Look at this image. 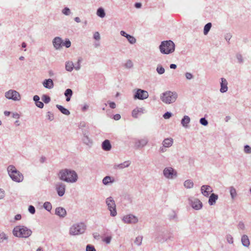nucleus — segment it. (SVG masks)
I'll return each mask as SVG.
<instances>
[{
	"mask_svg": "<svg viewBox=\"0 0 251 251\" xmlns=\"http://www.w3.org/2000/svg\"><path fill=\"white\" fill-rule=\"evenodd\" d=\"M58 176L60 180L71 183L76 182L78 178L76 172L71 169L61 170L59 172Z\"/></svg>",
	"mask_w": 251,
	"mask_h": 251,
	"instance_id": "1",
	"label": "nucleus"
},
{
	"mask_svg": "<svg viewBox=\"0 0 251 251\" xmlns=\"http://www.w3.org/2000/svg\"><path fill=\"white\" fill-rule=\"evenodd\" d=\"M12 233L17 237L26 238L31 235L32 231L24 226L19 225L14 228Z\"/></svg>",
	"mask_w": 251,
	"mask_h": 251,
	"instance_id": "2",
	"label": "nucleus"
},
{
	"mask_svg": "<svg viewBox=\"0 0 251 251\" xmlns=\"http://www.w3.org/2000/svg\"><path fill=\"white\" fill-rule=\"evenodd\" d=\"M7 170L9 176L13 181L20 182L23 180V174L18 171L14 166L12 165L8 166Z\"/></svg>",
	"mask_w": 251,
	"mask_h": 251,
	"instance_id": "3",
	"label": "nucleus"
},
{
	"mask_svg": "<svg viewBox=\"0 0 251 251\" xmlns=\"http://www.w3.org/2000/svg\"><path fill=\"white\" fill-rule=\"evenodd\" d=\"M160 52L163 54H168L175 51V45L174 43L171 41H164L161 42L159 46Z\"/></svg>",
	"mask_w": 251,
	"mask_h": 251,
	"instance_id": "4",
	"label": "nucleus"
},
{
	"mask_svg": "<svg viewBox=\"0 0 251 251\" xmlns=\"http://www.w3.org/2000/svg\"><path fill=\"white\" fill-rule=\"evenodd\" d=\"M177 98V94L176 92L167 91L160 95V99L166 104H171L176 101Z\"/></svg>",
	"mask_w": 251,
	"mask_h": 251,
	"instance_id": "5",
	"label": "nucleus"
},
{
	"mask_svg": "<svg viewBox=\"0 0 251 251\" xmlns=\"http://www.w3.org/2000/svg\"><path fill=\"white\" fill-rule=\"evenodd\" d=\"M173 238V234L168 230L159 231L155 234L156 241L161 243L167 241L168 240H172Z\"/></svg>",
	"mask_w": 251,
	"mask_h": 251,
	"instance_id": "6",
	"label": "nucleus"
},
{
	"mask_svg": "<svg viewBox=\"0 0 251 251\" xmlns=\"http://www.w3.org/2000/svg\"><path fill=\"white\" fill-rule=\"evenodd\" d=\"M86 230V226L83 223L73 225L70 228L69 233L71 235H77L83 233Z\"/></svg>",
	"mask_w": 251,
	"mask_h": 251,
	"instance_id": "7",
	"label": "nucleus"
},
{
	"mask_svg": "<svg viewBox=\"0 0 251 251\" xmlns=\"http://www.w3.org/2000/svg\"><path fill=\"white\" fill-rule=\"evenodd\" d=\"M106 204L108 207V209L110 212V216L115 217L117 215V211L116 209L115 202L112 197H109L106 199Z\"/></svg>",
	"mask_w": 251,
	"mask_h": 251,
	"instance_id": "8",
	"label": "nucleus"
},
{
	"mask_svg": "<svg viewBox=\"0 0 251 251\" xmlns=\"http://www.w3.org/2000/svg\"><path fill=\"white\" fill-rule=\"evenodd\" d=\"M164 176L167 179H172L177 177V172L172 167H166L163 172Z\"/></svg>",
	"mask_w": 251,
	"mask_h": 251,
	"instance_id": "9",
	"label": "nucleus"
},
{
	"mask_svg": "<svg viewBox=\"0 0 251 251\" xmlns=\"http://www.w3.org/2000/svg\"><path fill=\"white\" fill-rule=\"evenodd\" d=\"M5 98L8 100L17 101L21 100V95L16 90L10 89L5 93Z\"/></svg>",
	"mask_w": 251,
	"mask_h": 251,
	"instance_id": "10",
	"label": "nucleus"
},
{
	"mask_svg": "<svg viewBox=\"0 0 251 251\" xmlns=\"http://www.w3.org/2000/svg\"><path fill=\"white\" fill-rule=\"evenodd\" d=\"M149 97V93L146 91L140 89H138L133 96L134 100H143Z\"/></svg>",
	"mask_w": 251,
	"mask_h": 251,
	"instance_id": "11",
	"label": "nucleus"
},
{
	"mask_svg": "<svg viewBox=\"0 0 251 251\" xmlns=\"http://www.w3.org/2000/svg\"><path fill=\"white\" fill-rule=\"evenodd\" d=\"M189 202L192 207L197 210L202 207V203L198 199L191 197L188 199Z\"/></svg>",
	"mask_w": 251,
	"mask_h": 251,
	"instance_id": "12",
	"label": "nucleus"
},
{
	"mask_svg": "<svg viewBox=\"0 0 251 251\" xmlns=\"http://www.w3.org/2000/svg\"><path fill=\"white\" fill-rule=\"evenodd\" d=\"M148 142L149 140L147 137L141 139H136L135 141V148L138 149L143 148L147 145Z\"/></svg>",
	"mask_w": 251,
	"mask_h": 251,
	"instance_id": "13",
	"label": "nucleus"
},
{
	"mask_svg": "<svg viewBox=\"0 0 251 251\" xmlns=\"http://www.w3.org/2000/svg\"><path fill=\"white\" fill-rule=\"evenodd\" d=\"M56 190L59 197H62L65 192L66 185L62 182H58L56 184Z\"/></svg>",
	"mask_w": 251,
	"mask_h": 251,
	"instance_id": "14",
	"label": "nucleus"
},
{
	"mask_svg": "<svg viewBox=\"0 0 251 251\" xmlns=\"http://www.w3.org/2000/svg\"><path fill=\"white\" fill-rule=\"evenodd\" d=\"M123 221L126 224H135L138 222V219L135 216L129 214L125 216L123 218Z\"/></svg>",
	"mask_w": 251,
	"mask_h": 251,
	"instance_id": "15",
	"label": "nucleus"
},
{
	"mask_svg": "<svg viewBox=\"0 0 251 251\" xmlns=\"http://www.w3.org/2000/svg\"><path fill=\"white\" fill-rule=\"evenodd\" d=\"M201 191L204 196L208 197L210 193L212 192V189L209 185H203L201 187Z\"/></svg>",
	"mask_w": 251,
	"mask_h": 251,
	"instance_id": "16",
	"label": "nucleus"
},
{
	"mask_svg": "<svg viewBox=\"0 0 251 251\" xmlns=\"http://www.w3.org/2000/svg\"><path fill=\"white\" fill-rule=\"evenodd\" d=\"M62 43L63 41L62 39L59 37H56L52 40V44L53 47L57 50L61 49Z\"/></svg>",
	"mask_w": 251,
	"mask_h": 251,
	"instance_id": "17",
	"label": "nucleus"
},
{
	"mask_svg": "<svg viewBox=\"0 0 251 251\" xmlns=\"http://www.w3.org/2000/svg\"><path fill=\"white\" fill-rule=\"evenodd\" d=\"M55 215L59 216L60 218H64L67 215V212L65 208L62 207H58L55 210Z\"/></svg>",
	"mask_w": 251,
	"mask_h": 251,
	"instance_id": "18",
	"label": "nucleus"
},
{
	"mask_svg": "<svg viewBox=\"0 0 251 251\" xmlns=\"http://www.w3.org/2000/svg\"><path fill=\"white\" fill-rule=\"evenodd\" d=\"M120 34L122 36L125 37L130 44H134L136 43V40L135 38L133 36L127 34L125 31H121Z\"/></svg>",
	"mask_w": 251,
	"mask_h": 251,
	"instance_id": "19",
	"label": "nucleus"
},
{
	"mask_svg": "<svg viewBox=\"0 0 251 251\" xmlns=\"http://www.w3.org/2000/svg\"><path fill=\"white\" fill-rule=\"evenodd\" d=\"M221 82L220 83L221 88L220 92L222 93L226 92L228 90L227 81L226 79L224 77L221 78Z\"/></svg>",
	"mask_w": 251,
	"mask_h": 251,
	"instance_id": "20",
	"label": "nucleus"
},
{
	"mask_svg": "<svg viewBox=\"0 0 251 251\" xmlns=\"http://www.w3.org/2000/svg\"><path fill=\"white\" fill-rule=\"evenodd\" d=\"M145 109L143 107H137L133 109L132 111V116L133 118H137L139 116L144 113Z\"/></svg>",
	"mask_w": 251,
	"mask_h": 251,
	"instance_id": "21",
	"label": "nucleus"
},
{
	"mask_svg": "<svg viewBox=\"0 0 251 251\" xmlns=\"http://www.w3.org/2000/svg\"><path fill=\"white\" fill-rule=\"evenodd\" d=\"M130 164L131 162L129 160L126 161L123 163L119 164H115L114 165L113 168L114 169H123L125 168L129 167Z\"/></svg>",
	"mask_w": 251,
	"mask_h": 251,
	"instance_id": "22",
	"label": "nucleus"
},
{
	"mask_svg": "<svg viewBox=\"0 0 251 251\" xmlns=\"http://www.w3.org/2000/svg\"><path fill=\"white\" fill-rule=\"evenodd\" d=\"M43 85L46 88L50 89L54 86V83L52 80L50 78L46 79L43 82Z\"/></svg>",
	"mask_w": 251,
	"mask_h": 251,
	"instance_id": "23",
	"label": "nucleus"
},
{
	"mask_svg": "<svg viewBox=\"0 0 251 251\" xmlns=\"http://www.w3.org/2000/svg\"><path fill=\"white\" fill-rule=\"evenodd\" d=\"M102 149L105 151H109L111 149V145L109 140H105L101 144Z\"/></svg>",
	"mask_w": 251,
	"mask_h": 251,
	"instance_id": "24",
	"label": "nucleus"
},
{
	"mask_svg": "<svg viewBox=\"0 0 251 251\" xmlns=\"http://www.w3.org/2000/svg\"><path fill=\"white\" fill-rule=\"evenodd\" d=\"M190 122V118L187 115L184 116L181 120V124L184 128H187L188 127V124Z\"/></svg>",
	"mask_w": 251,
	"mask_h": 251,
	"instance_id": "25",
	"label": "nucleus"
},
{
	"mask_svg": "<svg viewBox=\"0 0 251 251\" xmlns=\"http://www.w3.org/2000/svg\"><path fill=\"white\" fill-rule=\"evenodd\" d=\"M218 199V195L212 193L210 196L208 200V203L210 205H213L215 204L216 201Z\"/></svg>",
	"mask_w": 251,
	"mask_h": 251,
	"instance_id": "26",
	"label": "nucleus"
},
{
	"mask_svg": "<svg viewBox=\"0 0 251 251\" xmlns=\"http://www.w3.org/2000/svg\"><path fill=\"white\" fill-rule=\"evenodd\" d=\"M33 100L37 107L40 108H43L44 107V104L43 102L40 101V97L38 96L35 95L33 98Z\"/></svg>",
	"mask_w": 251,
	"mask_h": 251,
	"instance_id": "27",
	"label": "nucleus"
},
{
	"mask_svg": "<svg viewBox=\"0 0 251 251\" xmlns=\"http://www.w3.org/2000/svg\"><path fill=\"white\" fill-rule=\"evenodd\" d=\"M173 142L174 141L172 138H165L162 142V145H163L164 147L166 148H169L172 146Z\"/></svg>",
	"mask_w": 251,
	"mask_h": 251,
	"instance_id": "28",
	"label": "nucleus"
},
{
	"mask_svg": "<svg viewBox=\"0 0 251 251\" xmlns=\"http://www.w3.org/2000/svg\"><path fill=\"white\" fill-rule=\"evenodd\" d=\"M241 242L242 245L246 247H248L250 246V242L249 237L246 235H243L241 237Z\"/></svg>",
	"mask_w": 251,
	"mask_h": 251,
	"instance_id": "29",
	"label": "nucleus"
},
{
	"mask_svg": "<svg viewBox=\"0 0 251 251\" xmlns=\"http://www.w3.org/2000/svg\"><path fill=\"white\" fill-rule=\"evenodd\" d=\"M114 182V179L110 176H106L102 179V183L104 185H108L110 183Z\"/></svg>",
	"mask_w": 251,
	"mask_h": 251,
	"instance_id": "30",
	"label": "nucleus"
},
{
	"mask_svg": "<svg viewBox=\"0 0 251 251\" xmlns=\"http://www.w3.org/2000/svg\"><path fill=\"white\" fill-rule=\"evenodd\" d=\"M56 106L62 114L66 115H69L70 114L69 110L64 107L63 106L57 104Z\"/></svg>",
	"mask_w": 251,
	"mask_h": 251,
	"instance_id": "31",
	"label": "nucleus"
},
{
	"mask_svg": "<svg viewBox=\"0 0 251 251\" xmlns=\"http://www.w3.org/2000/svg\"><path fill=\"white\" fill-rule=\"evenodd\" d=\"M229 193L232 200H234L237 197V194L235 188L233 186L229 188Z\"/></svg>",
	"mask_w": 251,
	"mask_h": 251,
	"instance_id": "32",
	"label": "nucleus"
},
{
	"mask_svg": "<svg viewBox=\"0 0 251 251\" xmlns=\"http://www.w3.org/2000/svg\"><path fill=\"white\" fill-rule=\"evenodd\" d=\"M73 91L71 89H67L64 93V95L66 97V101H69L71 100V98L73 95Z\"/></svg>",
	"mask_w": 251,
	"mask_h": 251,
	"instance_id": "33",
	"label": "nucleus"
},
{
	"mask_svg": "<svg viewBox=\"0 0 251 251\" xmlns=\"http://www.w3.org/2000/svg\"><path fill=\"white\" fill-rule=\"evenodd\" d=\"M74 67V65L72 61H67L65 63V69L68 72H72Z\"/></svg>",
	"mask_w": 251,
	"mask_h": 251,
	"instance_id": "34",
	"label": "nucleus"
},
{
	"mask_svg": "<svg viewBox=\"0 0 251 251\" xmlns=\"http://www.w3.org/2000/svg\"><path fill=\"white\" fill-rule=\"evenodd\" d=\"M82 141L84 144L88 146H91L92 144V141L91 139L89 137L88 135H86V134H84Z\"/></svg>",
	"mask_w": 251,
	"mask_h": 251,
	"instance_id": "35",
	"label": "nucleus"
},
{
	"mask_svg": "<svg viewBox=\"0 0 251 251\" xmlns=\"http://www.w3.org/2000/svg\"><path fill=\"white\" fill-rule=\"evenodd\" d=\"M97 15L100 18H104L105 16L104 10L102 7H100L97 9Z\"/></svg>",
	"mask_w": 251,
	"mask_h": 251,
	"instance_id": "36",
	"label": "nucleus"
},
{
	"mask_svg": "<svg viewBox=\"0 0 251 251\" xmlns=\"http://www.w3.org/2000/svg\"><path fill=\"white\" fill-rule=\"evenodd\" d=\"M184 186L187 189H190L193 187L194 183L191 180L188 179L184 181Z\"/></svg>",
	"mask_w": 251,
	"mask_h": 251,
	"instance_id": "37",
	"label": "nucleus"
},
{
	"mask_svg": "<svg viewBox=\"0 0 251 251\" xmlns=\"http://www.w3.org/2000/svg\"><path fill=\"white\" fill-rule=\"evenodd\" d=\"M212 26V24L211 23H208L206 24L204 26L203 29V33L204 35H207L210 30Z\"/></svg>",
	"mask_w": 251,
	"mask_h": 251,
	"instance_id": "38",
	"label": "nucleus"
},
{
	"mask_svg": "<svg viewBox=\"0 0 251 251\" xmlns=\"http://www.w3.org/2000/svg\"><path fill=\"white\" fill-rule=\"evenodd\" d=\"M43 207L48 212H50L52 209V205L50 202L46 201L43 204Z\"/></svg>",
	"mask_w": 251,
	"mask_h": 251,
	"instance_id": "39",
	"label": "nucleus"
},
{
	"mask_svg": "<svg viewBox=\"0 0 251 251\" xmlns=\"http://www.w3.org/2000/svg\"><path fill=\"white\" fill-rule=\"evenodd\" d=\"M236 58L237 60V62L239 64H242L244 63V58L242 55L240 53L236 54Z\"/></svg>",
	"mask_w": 251,
	"mask_h": 251,
	"instance_id": "40",
	"label": "nucleus"
},
{
	"mask_svg": "<svg viewBox=\"0 0 251 251\" xmlns=\"http://www.w3.org/2000/svg\"><path fill=\"white\" fill-rule=\"evenodd\" d=\"M156 72L159 75H162L165 73V69L160 64L157 66Z\"/></svg>",
	"mask_w": 251,
	"mask_h": 251,
	"instance_id": "41",
	"label": "nucleus"
},
{
	"mask_svg": "<svg viewBox=\"0 0 251 251\" xmlns=\"http://www.w3.org/2000/svg\"><path fill=\"white\" fill-rule=\"evenodd\" d=\"M7 236L3 232L0 231V243L3 242L4 240H7Z\"/></svg>",
	"mask_w": 251,
	"mask_h": 251,
	"instance_id": "42",
	"label": "nucleus"
},
{
	"mask_svg": "<svg viewBox=\"0 0 251 251\" xmlns=\"http://www.w3.org/2000/svg\"><path fill=\"white\" fill-rule=\"evenodd\" d=\"M42 100L45 103H48L50 101V98L49 96L44 94L42 97Z\"/></svg>",
	"mask_w": 251,
	"mask_h": 251,
	"instance_id": "43",
	"label": "nucleus"
},
{
	"mask_svg": "<svg viewBox=\"0 0 251 251\" xmlns=\"http://www.w3.org/2000/svg\"><path fill=\"white\" fill-rule=\"evenodd\" d=\"M142 236H137L134 241V243L137 246H140L142 244Z\"/></svg>",
	"mask_w": 251,
	"mask_h": 251,
	"instance_id": "44",
	"label": "nucleus"
},
{
	"mask_svg": "<svg viewBox=\"0 0 251 251\" xmlns=\"http://www.w3.org/2000/svg\"><path fill=\"white\" fill-rule=\"evenodd\" d=\"M65 46L66 48H68L71 46V42L69 39H66L65 41L62 44V46Z\"/></svg>",
	"mask_w": 251,
	"mask_h": 251,
	"instance_id": "45",
	"label": "nucleus"
},
{
	"mask_svg": "<svg viewBox=\"0 0 251 251\" xmlns=\"http://www.w3.org/2000/svg\"><path fill=\"white\" fill-rule=\"evenodd\" d=\"M124 66L127 69H130L133 67L132 62L130 60H128L125 64Z\"/></svg>",
	"mask_w": 251,
	"mask_h": 251,
	"instance_id": "46",
	"label": "nucleus"
},
{
	"mask_svg": "<svg viewBox=\"0 0 251 251\" xmlns=\"http://www.w3.org/2000/svg\"><path fill=\"white\" fill-rule=\"evenodd\" d=\"M62 13L65 15H69L71 14L70 9L68 7H65L62 11Z\"/></svg>",
	"mask_w": 251,
	"mask_h": 251,
	"instance_id": "47",
	"label": "nucleus"
},
{
	"mask_svg": "<svg viewBox=\"0 0 251 251\" xmlns=\"http://www.w3.org/2000/svg\"><path fill=\"white\" fill-rule=\"evenodd\" d=\"M200 123L201 125L206 126L208 125V123L207 120L205 118H201L200 119Z\"/></svg>",
	"mask_w": 251,
	"mask_h": 251,
	"instance_id": "48",
	"label": "nucleus"
},
{
	"mask_svg": "<svg viewBox=\"0 0 251 251\" xmlns=\"http://www.w3.org/2000/svg\"><path fill=\"white\" fill-rule=\"evenodd\" d=\"M244 152L246 153H251V147L249 145H245L244 146Z\"/></svg>",
	"mask_w": 251,
	"mask_h": 251,
	"instance_id": "49",
	"label": "nucleus"
},
{
	"mask_svg": "<svg viewBox=\"0 0 251 251\" xmlns=\"http://www.w3.org/2000/svg\"><path fill=\"white\" fill-rule=\"evenodd\" d=\"M226 239L227 241V242L229 244H232L233 243V239L232 236L228 234L226 236Z\"/></svg>",
	"mask_w": 251,
	"mask_h": 251,
	"instance_id": "50",
	"label": "nucleus"
},
{
	"mask_svg": "<svg viewBox=\"0 0 251 251\" xmlns=\"http://www.w3.org/2000/svg\"><path fill=\"white\" fill-rule=\"evenodd\" d=\"M172 116V113L170 112H165L163 115V117L165 119H168L170 118Z\"/></svg>",
	"mask_w": 251,
	"mask_h": 251,
	"instance_id": "51",
	"label": "nucleus"
},
{
	"mask_svg": "<svg viewBox=\"0 0 251 251\" xmlns=\"http://www.w3.org/2000/svg\"><path fill=\"white\" fill-rule=\"evenodd\" d=\"M47 117L48 119L50 121L53 120V119H54L53 114L51 112L49 111L47 113Z\"/></svg>",
	"mask_w": 251,
	"mask_h": 251,
	"instance_id": "52",
	"label": "nucleus"
},
{
	"mask_svg": "<svg viewBox=\"0 0 251 251\" xmlns=\"http://www.w3.org/2000/svg\"><path fill=\"white\" fill-rule=\"evenodd\" d=\"M111 239H112V237L108 236H106L105 238H104L102 239V241L103 242H105L107 244H108L110 243Z\"/></svg>",
	"mask_w": 251,
	"mask_h": 251,
	"instance_id": "53",
	"label": "nucleus"
},
{
	"mask_svg": "<svg viewBox=\"0 0 251 251\" xmlns=\"http://www.w3.org/2000/svg\"><path fill=\"white\" fill-rule=\"evenodd\" d=\"M86 251H96L94 247L91 245H87L86 249Z\"/></svg>",
	"mask_w": 251,
	"mask_h": 251,
	"instance_id": "54",
	"label": "nucleus"
},
{
	"mask_svg": "<svg viewBox=\"0 0 251 251\" xmlns=\"http://www.w3.org/2000/svg\"><path fill=\"white\" fill-rule=\"evenodd\" d=\"M185 76L187 79L190 80L193 78V75L190 73L187 72L185 74Z\"/></svg>",
	"mask_w": 251,
	"mask_h": 251,
	"instance_id": "55",
	"label": "nucleus"
},
{
	"mask_svg": "<svg viewBox=\"0 0 251 251\" xmlns=\"http://www.w3.org/2000/svg\"><path fill=\"white\" fill-rule=\"evenodd\" d=\"M28 211L32 214L35 213V208L33 205H30L28 207Z\"/></svg>",
	"mask_w": 251,
	"mask_h": 251,
	"instance_id": "56",
	"label": "nucleus"
},
{
	"mask_svg": "<svg viewBox=\"0 0 251 251\" xmlns=\"http://www.w3.org/2000/svg\"><path fill=\"white\" fill-rule=\"evenodd\" d=\"M81 60L80 59H79L77 61V65L74 67V69H75V70H79L80 69V63H81Z\"/></svg>",
	"mask_w": 251,
	"mask_h": 251,
	"instance_id": "57",
	"label": "nucleus"
},
{
	"mask_svg": "<svg viewBox=\"0 0 251 251\" xmlns=\"http://www.w3.org/2000/svg\"><path fill=\"white\" fill-rule=\"evenodd\" d=\"M93 38L96 40H100V33L98 32H95L94 34Z\"/></svg>",
	"mask_w": 251,
	"mask_h": 251,
	"instance_id": "58",
	"label": "nucleus"
},
{
	"mask_svg": "<svg viewBox=\"0 0 251 251\" xmlns=\"http://www.w3.org/2000/svg\"><path fill=\"white\" fill-rule=\"evenodd\" d=\"M238 228L240 229H244L245 228V225L242 222H240L238 225Z\"/></svg>",
	"mask_w": 251,
	"mask_h": 251,
	"instance_id": "59",
	"label": "nucleus"
},
{
	"mask_svg": "<svg viewBox=\"0 0 251 251\" xmlns=\"http://www.w3.org/2000/svg\"><path fill=\"white\" fill-rule=\"evenodd\" d=\"M5 196V192L2 189H0V200L2 199Z\"/></svg>",
	"mask_w": 251,
	"mask_h": 251,
	"instance_id": "60",
	"label": "nucleus"
},
{
	"mask_svg": "<svg viewBox=\"0 0 251 251\" xmlns=\"http://www.w3.org/2000/svg\"><path fill=\"white\" fill-rule=\"evenodd\" d=\"M108 103H109V106L111 108L114 109L116 108V104L114 102L110 101V102H109Z\"/></svg>",
	"mask_w": 251,
	"mask_h": 251,
	"instance_id": "61",
	"label": "nucleus"
},
{
	"mask_svg": "<svg viewBox=\"0 0 251 251\" xmlns=\"http://www.w3.org/2000/svg\"><path fill=\"white\" fill-rule=\"evenodd\" d=\"M121 115L119 114H116L115 115H114L113 116V119L115 120H119L121 119Z\"/></svg>",
	"mask_w": 251,
	"mask_h": 251,
	"instance_id": "62",
	"label": "nucleus"
},
{
	"mask_svg": "<svg viewBox=\"0 0 251 251\" xmlns=\"http://www.w3.org/2000/svg\"><path fill=\"white\" fill-rule=\"evenodd\" d=\"M89 108V105L85 104H84L81 108V110L83 112L86 111Z\"/></svg>",
	"mask_w": 251,
	"mask_h": 251,
	"instance_id": "63",
	"label": "nucleus"
},
{
	"mask_svg": "<svg viewBox=\"0 0 251 251\" xmlns=\"http://www.w3.org/2000/svg\"><path fill=\"white\" fill-rule=\"evenodd\" d=\"M142 3L141 2H136L134 4V6L136 8H140L142 7Z\"/></svg>",
	"mask_w": 251,
	"mask_h": 251,
	"instance_id": "64",
	"label": "nucleus"
}]
</instances>
